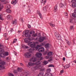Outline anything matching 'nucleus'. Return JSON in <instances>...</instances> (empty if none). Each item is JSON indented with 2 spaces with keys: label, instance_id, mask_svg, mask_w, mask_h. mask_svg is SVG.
Masks as SVG:
<instances>
[{
  "label": "nucleus",
  "instance_id": "f257e3e1",
  "mask_svg": "<svg viewBox=\"0 0 76 76\" xmlns=\"http://www.w3.org/2000/svg\"><path fill=\"white\" fill-rule=\"evenodd\" d=\"M28 45L30 46L32 48H35L36 50L39 51V52H42L44 51V48H41L42 45H38L35 47V44L34 42H30L28 43Z\"/></svg>",
  "mask_w": 76,
  "mask_h": 76
},
{
  "label": "nucleus",
  "instance_id": "f03ea898",
  "mask_svg": "<svg viewBox=\"0 0 76 76\" xmlns=\"http://www.w3.org/2000/svg\"><path fill=\"white\" fill-rule=\"evenodd\" d=\"M32 37H37L36 38V40L37 41H39V42H42L44 41V40L45 39L44 37H42V39L41 38V34L39 33H37L35 34H33L32 35Z\"/></svg>",
  "mask_w": 76,
  "mask_h": 76
},
{
  "label": "nucleus",
  "instance_id": "7ed1b4c3",
  "mask_svg": "<svg viewBox=\"0 0 76 76\" xmlns=\"http://www.w3.org/2000/svg\"><path fill=\"white\" fill-rule=\"evenodd\" d=\"M40 64V62L39 61H38L35 64H37V65H36V66L34 67H32L31 68V69L32 70H34L35 69H40L42 68V66H39V65Z\"/></svg>",
  "mask_w": 76,
  "mask_h": 76
},
{
  "label": "nucleus",
  "instance_id": "20e7f679",
  "mask_svg": "<svg viewBox=\"0 0 76 76\" xmlns=\"http://www.w3.org/2000/svg\"><path fill=\"white\" fill-rule=\"evenodd\" d=\"M0 68L4 69V66L6 64V62L0 60Z\"/></svg>",
  "mask_w": 76,
  "mask_h": 76
},
{
  "label": "nucleus",
  "instance_id": "39448f33",
  "mask_svg": "<svg viewBox=\"0 0 76 76\" xmlns=\"http://www.w3.org/2000/svg\"><path fill=\"white\" fill-rule=\"evenodd\" d=\"M28 33H29V31L28 30H26V31H24L23 33V35H25V36L26 37H31V35L30 34H28Z\"/></svg>",
  "mask_w": 76,
  "mask_h": 76
},
{
  "label": "nucleus",
  "instance_id": "423d86ee",
  "mask_svg": "<svg viewBox=\"0 0 76 76\" xmlns=\"http://www.w3.org/2000/svg\"><path fill=\"white\" fill-rule=\"evenodd\" d=\"M24 56L25 58H30L31 56V54L29 52H27L24 54Z\"/></svg>",
  "mask_w": 76,
  "mask_h": 76
},
{
  "label": "nucleus",
  "instance_id": "0eeeda50",
  "mask_svg": "<svg viewBox=\"0 0 76 76\" xmlns=\"http://www.w3.org/2000/svg\"><path fill=\"white\" fill-rule=\"evenodd\" d=\"M55 36L56 38L58 40H60L61 39V37L60 36V34L58 33H55Z\"/></svg>",
  "mask_w": 76,
  "mask_h": 76
},
{
  "label": "nucleus",
  "instance_id": "6e6552de",
  "mask_svg": "<svg viewBox=\"0 0 76 76\" xmlns=\"http://www.w3.org/2000/svg\"><path fill=\"white\" fill-rule=\"evenodd\" d=\"M36 56L38 58H40L42 56V53L39 52H37L36 54Z\"/></svg>",
  "mask_w": 76,
  "mask_h": 76
},
{
  "label": "nucleus",
  "instance_id": "1a4fd4ad",
  "mask_svg": "<svg viewBox=\"0 0 76 76\" xmlns=\"http://www.w3.org/2000/svg\"><path fill=\"white\" fill-rule=\"evenodd\" d=\"M30 60L32 62H35L37 61V59H36L35 57H32L30 59Z\"/></svg>",
  "mask_w": 76,
  "mask_h": 76
},
{
  "label": "nucleus",
  "instance_id": "9d476101",
  "mask_svg": "<svg viewBox=\"0 0 76 76\" xmlns=\"http://www.w3.org/2000/svg\"><path fill=\"white\" fill-rule=\"evenodd\" d=\"M17 3V0H12L11 1V4H12L13 5H15Z\"/></svg>",
  "mask_w": 76,
  "mask_h": 76
},
{
  "label": "nucleus",
  "instance_id": "9b49d317",
  "mask_svg": "<svg viewBox=\"0 0 76 76\" xmlns=\"http://www.w3.org/2000/svg\"><path fill=\"white\" fill-rule=\"evenodd\" d=\"M6 11L7 13H11L12 12V11L9 8L7 9L6 10Z\"/></svg>",
  "mask_w": 76,
  "mask_h": 76
},
{
  "label": "nucleus",
  "instance_id": "f8f14e48",
  "mask_svg": "<svg viewBox=\"0 0 76 76\" xmlns=\"http://www.w3.org/2000/svg\"><path fill=\"white\" fill-rule=\"evenodd\" d=\"M3 8H4L3 5L0 3V12L2 10V9H3Z\"/></svg>",
  "mask_w": 76,
  "mask_h": 76
},
{
  "label": "nucleus",
  "instance_id": "ddd939ff",
  "mask_svg": "<svg viewBox=\"0 0 76 76\" xmlns=\"http://www.w3.org/2000/svg\"><path fill=\"white\" fill-rule=\"evenodd\" d=\"M0 56L1 57L3 58H5V55L4 53H0Z\"/></svg>",
  "mask_w": 76,
  "mask_h": 76
},
{
  "label": "nucleus",
  "instance_id": "4468645a",
  "mask_svg": "<svg viewBox=\"0 0 76 76\" xmlns=\"http://www.w3.org/2000/svg\"><path fill=\"white\" fill-rule=\"evenodd\" d=\"M7 18L9 20H11L12 19V17L10 15H8L7 16Z\"/></svg>",
  "mask_w": 76,
  "mask_h": 76
},
{
  "label": "nucleus",
  "instance_id": "2eb2a0df",
  "mask_svg": "<svg viewBox=\"0 0 76 76\" xmlns=\"http://www.w3.org/2000/svg\"><path fill=\"white\" fill-rule=\"evenodd\" d=\"M57 5H56L54 7V12H56L57 11Z\"/></svg>",
  "mask_w": 76,
  "mask_h": 76
},
{
  "label": "nucleus",
  "instance_id": "dca6fc26",
  "mask_svg": "<svg viewBox=\"0 0 76 76\" xmlns=\"http://www.w3.org/2000/svg\"><path fill=\"white\" fill-rule=\"evenodd\" d=\"M12 24L13 25H16L17 23V21L15 19L12 22Z\"/></svg>",
  "mask_w": 76,
  "mask_h": 76
},
{
  "label": "nucleus",
  "instance_id": "f3484780",
  "mask_svg": "<svg viewBox=\"0 0 76 76\" xmlns=\"http://www.w3.org/2000/svg\"><path fill=\"white\" fill-rule=\"evenodd\" d=\"M35 64L34 63H31V62H29L28 64V65L29 66H34Z\"/></svg>",
  "mask_w": 76,
  "mask_h": 76
},
{
  "label": "nucleus",
  "instance_id": "a211bd4d",
  "mask_svg": "<svg viewBox=\"0 0 76 76\" xmlns=\"http://www.w3.org/2000/svg\"><path fill=\"white\" fill-rule=\"evenodd\" d=\"M69 67H70V65L69 64H67L65 65L64 67V68H65V69H66Z\"/></svg>",
  "mask_w": 76,
  "mask_h": 76
},
{
  "label": "nucleus",
  "instance_id": "6ab92c4d",
  "mask_svg": "<svg viewBox=\"0 0 76 76\" xmlns=\"http://www.w3.org/2000/svg\"><path fill=\"white\" fill-rule=\"evenodd\" d=\"M46 72L50 73L51 72V69L50 68H48L46 69Z\"/></svg>",
  "mask_w": 76,
  "mask_h": 76
},
{
  "label": "nucleus",
  "instance_id": "aec40b11",
  "mask_svg": "<svg viewBox=\"0 0 76 76\" xmlns=\"http://www.w3.org/2000/svg\"><path fill=\"white\" fill-rule=\"evenodd\" d=\"M37 13L39 14V15L40 18H42V15H41V13H40L39 12V11H37Z\"/></svg>",
  "mask_w": 76,
  "mask_h": 76
},
{
  "label": "nucleus",
  "instance_id": "412c9836",
  "mask_svg": "<svg viewBox=\"0 0 76 76\" xmlns=\"http://www.w3.org/2000/svg\"><path fill=\"white\" fill-rule=\"evenodd\" d=\"M50 26H52V27H54L55 26V25L54 24H53L52 23V22H51L50 23Z\"/></svg>",
  "mask_w": 76,
  "mask_h": 76
},
{
  "label": "nucleus",
  "instance_id": "4be33fe9",
  "mask_svg": "<svg viewBox=\"0 0 76 76\" xmlns=\"http://www.w3.org/2000/svg\"><path fill=\"white\" fill-rule=\"evenodd\" d=\"M72 15L74 18H76V12H74L72 14Z\"/></svg>",
  "mask_w": 76,
  "mask_h": 76
},
{
  "label": "nucleus",
  "instance_id": "5701e85b",
  "mask_svg": "<svg viewBox=\"0 0 76 76\" xmlns=\"http://www.w3.org/2000/svg\"><path fill=\"white\" fill-rule=\"evenodd\" d=\"M50 45V44L47 43L45 45V47L47 48H49V45Z\"/></svg>",
  "mask_w": 76,
  "mask_h": 76
},
{
  "label": "nucleus",
  "instance_id": "b1692460",
  "mask_svg": "<svg viewBox=\"0 0 76 76\" xmlns=\"http://www.w3.org/2000/svg\"><path fill=\"white\" fill-rule=\"evenodd\" d=\"M72 5L73 7H76V3L75 2H73Z\"/></svg>",
  "mask_w": 76,
  "mask_h": 76
},
{
  "label": "nucleus",
  "instance_id": "393cba45",
  "mask_svg": "<svg viewBox=\"0 0 76 76\" xmlns=\"http://www.w3.org/2000/svg\"><path fill=\"white\" fill-rule=\"evenodd\" d=\"M34 50V49H32L31 48H30L28 50V51L30 53H32L33 52V51Z\"/></svg>",
  "mask_w": 76,
  "mask_h": 76
},
{
  "label": "nucleus",
  "instance_id": "a878e982",
  "mask_svg": "<svg viewBox=\"0 0 76 76\" xmlns=\"http://www.w3.org/2000/svg\"><path fill=\"white\" fill-rule=\"evenodd\" d=\"M29 33L30 34L32 35L35 33V31H30Z\"/></svg>",
  "mask_w": 76,
  "mask_h": 76
},
{
  "label": "nucleus",
  "instance_id": "bb28decb",
  "mask_svg": "<svg viewBox=\"0 0 76 76\" xmlns=\"http://www.w3.org/2000/svg\"><path fill=\"white\" fill-rule=\"evenodd\" d=\"M17 70L19 72H21L22 71V70H21V69L20 68H18L17 69Z\"/></svg>",
  "mask_w": 76,
  "mask_h": 76
},
{
  "label": "nucleus",
  "instance_id": "cd10ccee",
  "mask_svg": "<svg viewBox=\"0 0 76 76\" xmlns=\"http://www.w3.org/2000/svg\"><path fill=\"white\" fill-rule=\"evenodd\" d=\"M38 76H43V73L42 72L40 73L38 75Z\"/></svg>",
  "mask_w": 76,
  "mask_h": 76
},
{
  "label": "nucleus",
  "instance_id": "c85d7f7f",
  "mask_svg": "<svg viewBox=\"0 0 76 76\" xmlns=\"http://www.w3.org/2000/svg\"><path fill=\"white\" fill-rule=\"evenodd\" d=\"M4 54L5 56H7L9 55V53L8 52H5Z\"/></svg>",
  "mask_w": 76,
  "mask_h": 76
},
{
  "label": "nucleus",
  "instance_id": "c756f323",
  "mask_svg": "<svg viewBox=\"0 0 76 76\" xmlns=\"http://www.w3.org/2000/svg\"><path fill=\"white\" fill-rule=\"evenodd\" d=\"M51 55H52V52H49L48 54V55L49 56H50Z\"/></svg>",
  "mask_w": 76,
  "mask_h": 76
},
{
  "label": "nucleus",
  "instance_id": "7c9ffc66",
  "mask_svg": "<svg viewBox=\"0 0 76 76\" xmlns=\"http://www.w3.org/2000/svg\"><path fill=\"white\" fill-rule=\"evenodd\" d=\"M59 6L60 7H63L64 6V5L62 3H60L59 5Z\"/></svg>",
  "mask_w": 76,
  "mask_h": 76
},
{
  "label": "nucleus",
  "instance_id": "2f4dec72",
  "mask_svg": "<svg viewBox=\"0 0 76 76\" xmlns=\"http://www.w3.org/2000/svg\"><path fill=\"white\" fill-rule=\"evenodd\" d=\"M48 63V61H45L43 62V63H44V64H45V65H46V64H47Z\"/></svg>",
  "mask_w": 76,
  "mask_h": 76
},
{
  "label": "nucleus",
  "instance_id": "473e14b6",
  "mask_svg": "<svg viewBox=\"0 0 76 76\" xmlns=\"http://www.w3.org/2000/svg\"><path fill=\"white\" fill-rule=\"evenodd\" d=\"M48 7V6L46 5V6L45 7H44L43 8V10H44V11H46V7Z\"/></svg>",
  "mask_w": 76,
  "mask_h": 76
},
{
  "label": "nucleus",
  "instance_id": "72a5a7b5",
  "mask_svg": "<svg viewBox=\"0 0 76 76\" xmlns=\"http://www.w3.org/2000/svg\"><path fill=\"white\" fill-rule=\"evenodd\" d=\"M48 67H54V65H53L50 64V65H49V66H48Z\"/></svg>",
  "mask_w": 76,
  "mask_h": 76
},
{
  "label": "nucleus",
  "instance_id": "f704fd0d",
  "mask_svg": "<svg viewBox=\"0 0 76 76\" xmlns=\"http://www.w3.org/2000/svg\"><path fill=\"white\" fill-rule=\"evenodd\" d=\"M6 7H7V8H8V9H10V5H7L6 6Z\"/></svg>",
  "mask_w": 76,
  "mask_h": 76
},
{
  "label": "nucleus",
  "instance_id": "c9c22d12",
  "mask_svg": "<svg viewBox=\"0 0 76 76\" xmlns=\"http://www.w3.org/2000/svg\"><path fill=\"white\" fill-rule=\"evenodd\" d=\"M17 41V39H14V41H13V44H14V43H15V42H16Z\"/></svg>",
  "mask_w": 76,
  "mask_h": 76
},
{
  "label": "nucleus",
  "instance_id": "e433bc0d",
  "mask_svg": "<svg viewBox=\"0 0 76 76\" xmlns=\"http://www.w3.org/2000/svg\"><path fill=\"white\" fill-rule=\"evenodd\" d=\"M64 15H65V16H67V12H65L64 13Z\"/></svg>",
  "mask_w": 76,
  "mask_h": 76
},
{
  "label": "nucleus",
  "instance_id": "4c0bfd02",
  "mask_svg": "<svg viewBox=\"0 0 76 76\" xmlns=\"http://www.w3.org/2000/svg\"><path fill=\"white\" fill-rule=\"evenodd\" d=\"M74 26H70V28L71 29H74L73 28H74Z\"/></svg>",
  "mask_w": 76,
  "mask_h": 76
},
{
  "label": "nucleus",
  "instance_id": "58836bf2",
  "mask_svg": "<svg viewBox=\"0 0 76 76\" xmlns=\"http://www.w3.org/2000/svg\"><path fill=\"white\" fill-rule=\"evenodd\" d=\"M13 72L14 73H17L18 72L17 71V70H14L13 71Z\"/></svg>",
  "mask_w": 76,
  "mask_h": 76
},
{
  "label": "nucleus",
  "instance_id": "ea45409f",
  "mask_svg": "<svg viewBox=\"0 0 76 76\" xmlns=\"http://www.w3.org/2000/svg\"><path fill=\"white\" fill-rule=\"evenodd\" d=\"M3 50L1 48H0V53H3Z\"/></svg>",
  "mask_w": 76,
  "mask_h": 76
},
{
  "label": "nucleus",
  "instance_id": "a19ab883",
  "mask_svg": "<svg viewBox=\"0 0 76 76\" xmlns=\"http://www.w3.org/2000/svg\"><path fill=\"white\" fill-rule=\"evenodd\" d=\"M50 72H46V73H45V75H47V76H49V75L50 74Z\"/></svg>",
  "mask_w": 76,
  "mask_h": 76
},
{
  "label": "nucleus",
  "instance_id": "79ce46f5",
  "mask_svg": "<svg viewBox=\"0 0 76 76\" xmlns=\"http://www.w3.org/2000/svg\"><path fill=\"white\" fill-rule=\"evenodd\" d=\"M52 60H53V58H50L49 60H48V61H52Z\"/></svg>",
  "mask_w": 76,
  "mask_h": 76
},
{
  "label": "nucleus",
  "instance_id": "37998d69",
  "mask_svg": "<svg viewBox=\"0 0 76 76\" xmlns=\"http://www.w3.org/2000/svg\"><path fill=\"white\" fill-rule=\"evenodd\" d=\"M61 73H64V70L63 69H62V70H61L60 71Z\"/></svg>",
  "mask_w": 76,
  "mask_h": 76
},
{
  "label": "nucleus",
  "instance_id": "c03bdc74",
  "mask_svg": "<svg viewBox=\"0 0 76 76\" xmlns=\"http://www.w3.org/2000/svg\"><path fill=\"white\" fill-rule=\"evenodd\" d=\"M27 12L28 13H31V10H28L27 11Z\"/></svg>",
  "mask_w": 76,
  "mask_h": 76
},
{
  "label": "nucleus",
  "instance_id": "a18cd8bd",
  "mask_svg": "<svg viewBox=\"0 0 76 76\" xmlns=\"http://www.w3.org/2000/svg\"><path fill=\"white\" fill-rule=\"evenodd\" d=\"M0 19L1 20H3V18H2V17H1V15H0Z\"/></svg>",
  "mask_w": 76,
  "mask_h": 76
},
{
  "label": "nucleus",
  "instance_id": "49530a36",
  "mask_svg": "<svg viewBox=\"0 0 76 76\" xmlns=\"http://www.w3.org/2000/svg\"><path fill=\"white\" fill-rule=\"evenodd\" d=\"M67 44H68V45H69H69H70V43L69 42V41H68L67 42Z\"/></svg>",
  "mask_w": 76,
  "mask_h": 76
},
{
  "label": "nucleus",
  "instance_id": "de8ad7c7",
  "mask_svg": "<svg viewBox=\"0 0 76 76\" xmlns=\"http://www.w3.org/2000/svg\"><path fill=\"white\" fill-rule=\"evenodd\" d=\"M5 0H0L1 2H2V3L3 2H4V1H5Z\"/></svg>",
  "mask_w": 76,
  "mask_h": 76
},
{
  "label": "nucleus",
  "instance_id": "09e8293b",
  "mask_svg": "<svg viewBox=\"0 0 76 76\" xmlns=\"http://www.w3.org/2000/svg\"><path fill=\"white\" fill-rule=\"evenodd\" d=\"M28 27L29 28H31V25H28Z\"/></svg>",
  "mask_w": 76,
  "mask_h": 76
},
{
  "label": "nucleus",
  "instance_id": "8fccbe9b",
  "mask_svg": "<svg viewBox=\"0 0 76 76\" xmlns=\"http://www.w3.org/2000/svg\"><path fill=\"white\" fill-rule=\"evenodd\" d=\"M41 71L42 72H44V69H42L41 70Z\"/></svg>",
  "mask_w": 76,
  "mask_h": 76
},
{
  "label": "nucleus",
  "instance_id": "3c124183",
  "mask_svg": "<svg viewBox=\"0 0 76 76\" xmlns=\"http://www.w3.org/2000/svg\"><path fill=\"white\" fill-rule=\"evenodd\" d=\"M7 35V34L6 33H5L4 34V37H6Z\"/></svg>",
  "mask_w": 76,
  "mask_h": 76
},
{
  "label": "nucleus",
  "instance_id": "603ef678",
  "mask_svg": "<svg viewBox=\"0 0 76 76\" xmlns=\"http://www.w3.org/2000/svg\"><path fill=\"white\" fill-rule=\"evenodd\" d=\"M26 74L27 75H29V72L28 71L27 72H26Z\"/></svg>",
  "mask_w": 76,
  "mask_h": 76
},
{
  "label": "nucleus",
  "instance_id": "864d4df0",
  "mask_svg": "<svg viewBox=\"0 0 76 76\" xmlns=\"http://www.w3.org/2000/svg\"><path fill=\"white\" fill-rule=\"evenodd\" d=\"M70 23H73V20H70Z\"/></svg>",
  "mask_w": 76,
  "mask_h": 76
},
{
  "label": "nucleus",
  "instance_id": "5fc2aeb1",
  "mask_svg": "<svg viewBox=\"0 0 76 76\" xmlns=\"http://www.w3.org/2000/svg\"><path fill=\"white\" fill-rule=\"evenodd\" d=\"M46 0H45L44 1V2H43V4H45V3H46Z\"/></svg>",
  "mask_w": 76,
  "mask_h": 76
},
{
  "label": "nucleus",
  "instance_id": "6e6d98bb",
  "mask_svg": "<svg viewBox=\"0 0 76 76\" xmlns=\"http://www.w3.org/2000/svg\"><path fill=\"white\" fill-rule=\"evenodd\" d=\"M43 59V58L41 57L40 58V60H42Z\"/></svg>",
  "mask_w": 76,
  "mask_h": 76
},
{
  "label": "nucleus",
  "instance_id": "4d7b16f0",
  "mask_svg": "<svg viewBox=\"0 0 76 76\" xmlns=\"http://www.w3.org/2000/svg\"><path fill=\"white\" fill-rule=\"evenodd\" d=\"M40 1L41 2V3H43V0H40Z\"/></svg>",
  "mask_w": 76,
  "mask_h": 76
},
{
  "label": "nucleus",
  "instance_id": "13d9d810",
  "mask_svg": "<svg viewBox=\"0 0 76 76\" xmlns=\"http://www.w3.org/2000/svg\"><path fill=\"white\" fill-rule=\"evenodd\" d=\"M25 47L26 48H28V46H25Z\"/></svg>",
  "mask_w": 76,
  "mask_h": 76
},
{
  "label": "nucleus",
  "instance_id": "bf43d9fd",
  "mask_svg": "<svg viewBox=\"0 0 76 76\" xmlns=\"http://www.w3.org/2000/svg\"><path fill=\"white\" fill-rule=\"evenodd\" d=\"M73 62L75 63H76V60H75Z\"/></svg>",
  "mask_w": 76,
  "mask_h": 76
},
{
  "label": "nucleus",
  "instance_id": "052dcab7",
  "mask_svg": "<svg viewBox=\"0 0 76 76\" xmlns=\"http://www.w3.org/2000/svg\"><path fill=\"white\" fill-rule=\"evenodd\" d=\"M45 44V43H42V45H44Z\"/></svg>",
  "mask_w": 76,
  "mask_h": 76
},
{
  "label": "nucleus",
  "instance_id": "680f3d73",
  "mask_svg": "<svg viewBox=\"0 0 76 76\" xmlns=\"http://www.w3.org/2000/svg\"><path fill=\"white\" fill-rule=\"evenodd\" d=\"M21 20L22 22H23V18H21Z\"/></svg>",
  "mask_w": 76,
  "mask_h": 76
},
{
  "label": "nucleus",
  "instance_id": "e2e57ef3",
  "mask_svg": "<svg viewBox=\"0 0 76 76\" xmlns=\"http://www.w3.org/2000/svg\"><path fill=\"white\" fill-rule=\"evenodd\" d=\"M20 64L21 66H23V64L21 63H20Z\"/></svg>",
  "mask_w": 76,
  "mask_h": 76
},
{
  "label": "nucleus",
  "instance_id": "0e129e2a",
  "mask_svg": "<svg viewBox=\"0 0 76 76\" xmlns=\"http://www.w3.org/2000/svg\"><path fill=\"white\" fill-rule=\"evenodd\" d=\"M74 12L76 13V8L75 9V12Z\"/></svg>",
  "mask_w": 76,
  "mask_h": 76
},
{
  "label": "nucleus",
  "instance_id": "69168bd1",
  "mask_svg": "<svg viewBox=\"0 0 76 76\" xmlns=\"http://www.w3.org/2000/svg\"><path fill=\"white\" fill-rule=\"evenodd\" d=\"M46 58H49V57H48V56H46Z\"/></svg>",
  "mask_w": 76,
  "mask_h": 76
},
{
  "label": "nucleus",
  "instance_id": "338daca9",
  "mask_svg": "<svg viewBox=\"0 0 76 76\" xmlns=\"http://www.w3.org/2000/svg\"><path fill=\"white\" fill-rule=\"evenodd\" d=\"M65 58L64 57L63 58V60H65Z\"/></svg>",
  "mask_w": 76,
  "mask_h": 76
},
{
  "label": "nucleus",
  "instance_id": "774afa93",
  "mask_svg": "<svg viewBox=\"0 0 76 76\" xmlns=\"http://www.w3.org/2000/svg\"><path fill=\"white\" fill-rule=\"evenodd\" d=\"M8 60L9 59V57H8L6 58Z\"/></svg>",
  "mask_w": 76,
  "mask_h": 76
}]
</instances>
